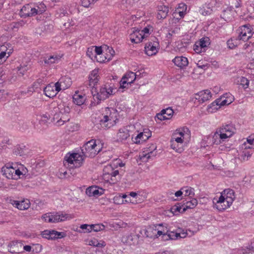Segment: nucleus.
<instances>
[{
    "label": "nucleus",
    "mask_w": 254,
    "mask_h": 254,
    "mask_svg": "<svg viewBox=\"0 0 254 254\" xmlns=\"http://www.w3.org/2000/svg\"><path fill=\"white\" fill-rule=\"evenodd\" d=\"M106 114L103 118L100 121L101 127L105 129L109 128L113 126L116 124V121L118 120V113L115 109L106 108Z\"/></svg>",
    "instance_id": "1"
},
{
    "label": "nucleus",
    "mask_w": 254,
    "mask_h": 254,
    "mask_svg": "<svg viewBox=\"0 0 254 254\" xmlns=\"http://www.w3.org/2000/svg\"><path fill=\"white\" fill-rule=\"evenodd\" d=\"M101 148L97 146L96 140L91 139L85 143L81 147V152L85 157L93 158L100 151Z\"/></svg>",
    "instance_id": "2"
},
{
    "label": "nucleus",
    "mask_w": 254,
    "mask_h": 254,
    "mask_svg": "<svg viewBox=\"0 0 254 254\" xmlns=\"http://www.w3.org/2000/svg\"><path fill=\"white\" fill-rule=\"evenodd\" d=\"M96 90V88H92L91 92L94 98H96L98 100L97 104H99L101 101L108 98L110 95L115 94L113 88L107 85L102 87L98 92H97Z\"/></svg>",
    "instance_id": "3"
},
{
    "label": "nucleus",
    "mask_w": 254,
    "mask_h": 254,
    "mask_svg": "<svg viewBox=\"0 0 254 254\" xmlns=\"http://www.w3.org/2000/svg\"><path fill=\"white\" fill-rule=\"evenodd\" d=\"M83 158L82 156L78 153L66 154L64 157V164L65 166L66 164L70 168H78L82 164Z\"/></svg>",
    "instance_id": "4"
},
{
    "label": "nucleus",
    "mask_w": 254,
    "mask_h": 254,
    "mask_svg": "<svg viewBox=\"0 0 254 254\" xmlns=\"http://www.w3.org/2000/svg\"><path fill=\"white\" fill-rule=\"evenodd\" d=\"M1 171L3 175L9 179L17 180L20 178V175L23 176L19 169L14 168L9 163L6 164L2 168Z\"/></svg>",
    "instance_id": "5"
},
{
    "label": "nucleus",
    "mask_w": 254,
    "mask_h": 254,
    "mask_svg": "<svg viewBox=\"0 0 254 254\" xmlns=\"http://www.w3.org/2000/svg\"><path fill=\"white\" fill-rule=\"evenodd\" d=\"M213 202L214 203L213 207L220 211H223L229 207L232 204L231 199H228V200H226L223 195H221L218 199L214 198Z\"/></svg>",
    "instance_id": "6"
},
{
    "label": "nucleus",
    "mask_w": 254,
    "mask_h": 254,
    "mask_svg": "<svg viewBox=\"0 0 254 254\" xmlns=\"http://www.w3.org/2000/svg\"><path fill=\"white\" fill-rule=\"evenodd\" d=\"M239 31V35L237 38L239 41H247L251 39L253 36L252 29L246 25L240 27Z\"/></svg>",
    "instance_id": "7"
},
{
    "label": "nucleus",
    "mask_w": 254,
    "mask_h": 254,
    "mask_svg": "<svg viewBox=\"0 0 254 254\" xmlns=\"http://www.w3.org/2000/svg\"><path fill=\"white\" fill-rule=\"evenodd\" d=\"M72 218L71 214H64L63 212L52 213V219H50V223H58L69 220Z\"/></svg>",
    "instance_id": "8"
},
{
    "label": "nucleus",
    "mask_w": 254,
    "mask_h": 254,
    "mask_svg": "<svg viewBox=\"0 0 254 254\" xmlns=\"http://www.w3.org/2000/svg\"><path fill=\"white\" fill-rule=\"evenodd\" d=\"M136 79V75L134 72L130 71L126 74L120 81V88H125L127 85H130Z\"/></svg>",
    "instance_id": "9"
},
{
    "label": "nucleus",
    "mask_w": 254,
    "mask_h": 254,
    "mask_svg": "<svg viewBox=\"0 0 254 254\" xmlns=\"http://www.w3.org/2000/svg\"><path fill=\"white\" fill-rule=\"evenodd\" d=\"M60 91L57 88V82L55 84L51 83L48 84L44 89L45 95L49 98L56 96Z\"/></svg>",
    "instance_id": "10"
},
{
    "label": "nucleus",
    "mask_w": 254,
    "mask_h": 254,
    "mask_svg": "<svg viewBox=\"0 0 254 254\" xmlns=\"http://www.w3.org/2000/svg\"><path fill=\"white\" fill-rule=\"evenodd\" d=\"M151 136V132L148 129H144L143 132H140L132 141L135 143H140L145 141Z\"/></svg>",
    "instance_id": "11"
},
{
    "label": "nucleus",
    "mask_w": 254,
    "mask_h": 254,
    "mask_svg": "<svg viewBox=\"0 0 254 254\" xmlns=\"http://www.w3.org/2000/svg\"><path fill=\"white\" fill-rule=\"evenodd\" d=\"M71 79L68 77H63L57 82L58 90H65L69 88L71 85Z\"/></svg>",
    "instance_id": "12"
},
{
    "label": "nucleus",
    "mask_w": 254,
    "mask_h": 254,
    "mask_svg": "<svg viewBox=\"0 0 254 254\" xmlns=\"http://www.w3.org/2000/svg\"><path fill=\"white\" fill-rule=\"evenodd\" d=\"M58 110L59 111L58 113H56L54 115V119H58L61 115L69 114L70 111L69 107L66 106L64 103L59 104L58 106Z\"/></svg>",
    "instance_id": "13"
},
{
    "label": "nucleus",
    "mask_w": 254,
    "mask_h": 254,
    "mask_svg": "<svg viewBox=\"0 0 254 254\" xmlns=\"http://www.w3.org/2000/svg\"><path fill=\"white\" fill-rule=\"evenodd\" d=\"M211 97V92L209 90H205L199 92L196 94L195 99L202 103L208 100Z\"/></svg>",
    "instance_id": "14"
},
{
    "label": "nucleus",
    "mask_w": 254,
    "mask_h": 254,
    "mask_svg": "<svg viewBox=\"0 0 254 254\" xmlns=\"http://www.w3.org/2000/svg\"><path fill=\"white\" fill-rule=\"evenodd\" d=\"M124 171L119 170H115L113 169V171L110 173L109 176L110 177L111 183L115 184L121 180V176L123 175Z\"/></svg>",
    "instance_id": "15"
},
{
    "label": "nucleus",
    "mask_w": 254,
    "mask_h": 254,
    "mask_svg": "<svg viewBox=\"0 0 254 254\" xmlns=\"http://www.w3.org/2000/svg\"><path fill=\"white\" fill-rule=\"evenodd\" d=\"M12 204L20 210H26L30 207L29 200L26 199L21 201L13 200Z\"/></svg>",
    "instance_id": "16"
},
{
    "label": "nucleus",
    "mask_w": 254,
    "mask_h": 254,
    "mask_svg": "<svg viewBox=\"0 0 254 254\" xmlns=\"http://www.w3.org/2000/svg\"><path fill=\"white\" fill-rule=\"evenodd\" d=\"M156 149V146L155 144H152L148 148V150H147V153L145 154L143 153L142 155L140 157V159L143 161H147L149 159L151 158L152 156H155L156 153L154 154L153 150Z\"/></svg>",
    "instance_id": "17"
},
{
    "label": "nucleus",
    "mask_w": 254,
    "mask_h": 254,
    "mask_svg": "<svg viewBox=\"0 0 254 254\" xmlns=\"http://www.w3.org/2000/svg\"><path fill=\"white\" fill-rule=\"evenodd\" d=\"M175 65L181 68H184L188 64V59L184 57H177L173 60Z\"/></svg>",
    "instance_id": "18"
},
{
    "label": "nucleus",
    "mask_w": 254,
    "mask_h": 254,
    "mask_svg": "<svg viewBox=\"0 0 254 254\" xmlns=\"http://www.w3.org/2000/svg\"><path fill=\"white\" fill-rule=\"evenodd\" d=\"M98 70H93L89 76V84L90 86L94 88V86L98 82L99 76L98 75Z\"/></svg>",
    "instance_id": "19"
},
{
    "label": "nucleus",
    "mask_w": 254,
    "mask_h": 254,
    "mask_svg": "<svg viewBox=\"0 0 254 254\" xmlns=\"http://www.w3.org/2000/svg\"><path fill=\"white\" fill-rule=\"evenodd\" d=\"M104 53L105 54V55H104V59H97V62L99 63H103L105 62L106 60H107V62L110 61L114 56L115 52L112 48L108 47V48Z\"/></svg>",
    "instance_id": "20"
},
{
    "label": "nucleus",
    "mask_w": 254,
    "mask_h": 254,
    "mask_svg": "<svg viewBox=\"0 0 254 254\" xmlns=\"http://www.w3.org/2000/svg\"><path fill=\"white\" fill-rule=\"evenodd\" d=\"M169 12V7L167 6L162 5L158 6L157 18L158 19H164L168 15Z\"/></svg>",
    "instance_id": "21"
},
{
    "label": "nucleus",
    "mask_w": 254,
    "mask_h": 254,
    "mask_svg": "<svg viewBox=\"0 0 254 254\" xmlns=\"http://www.w3.org/2000/svg\"><path fill=\"white\" fill-rule=\"evenodd\" d=\"M156 231V225L149 226L145 230L144 235L147 238H155L157 236Z\"/></svg>",
    "instance_id": "22"
},
{
    "label": "nucleus",
    "mask_w": 254,
    "mask_h": 254,
    "mask_svg": "<svg viewBox=\"0 0 254 254\" xmlns=\"http://www.w3.org/2000/svg\"><path fill=\"white\" fill-rule=\"evenodd\" d=\"M144 38V35L139 31H134L130 35V40L132 43H139Z\"/></svg>",
    "instance_id": "23"
},
{
    "label": "nucleus",
    "mask_w": 254,
    "mask_h": 254,
    "mask_svg": "<svg viewBox=\"0 0 254 254\" xmlns=\"http://www.w3.org/2000/svg\"><path fill=\"white\" fill-rule=\"evenodd\" d=\"M129 136V131L126 129H120L117 134V141H123Z\"/></svg>",
    "instance_id": "24"
},
{
    "label": "nucleus",
    "mask_w": 254,
    "mask_h": 254,
    "mask_svg": "<svg viewBox=\"0 0 254 254\" xmlns=\"http://www.w3.org/2000/svg\"><path fill=\"white\" fill-rule=\"evenodd\" d=\"M145 53L149 56L155 55L157 52L156 46H154L152 43L146 44L145 47Z\"/></svg>",
    "instance_id": "25"
},
{
    "label": "nucleus",
    "mask_w": 254,
    "mask_h": 254,
    "mask_svg": "<svg viewBox=\"0 0 254 254\" xmlns=\"http://www.w3.org/2000/svg\"><path fill=\"white\" fill-rule=\"evenodd\" d=\"M197 200L196 198H192L190 200L187 201L183 204L184 207L182 212H184L188 209H192L194 208L197 205Z\"/></svg>",
    "instance_id": "26"
},
{
    "label": "nucleus",
    "mask_w": 254,
    "mask_h": 254,
    "mask_svg": "<svg viewBox=\"0 0 254 254\" xmlns=\"http://www.w3.org/2000/svg\"><path fill=\"white\" fill-rule=\"evenodd\" d=\"M28 149L26 147L23 145L17 146L13 150V154L16 156H24L27 152Z\"/></svg>",
    "instance_id": "27"
},
{
    "label": "nucleus",
    "mask_w": 254,
    "mask_h": 254,
    "mask_svg": "<svg viewBox=\"0 0 254 254\" xmlns=\"http://www.w3.org/2000/svg\"><path fill=\"white\" fill-rule=\"evenodd\" d=\"M221 195H223L225 197V199L228 200V199L231 200V203L233 202L234 199L235 198V192L234 191L230 189H225L223 190Z\"/></svg>",
    "instance_id": "28"
},
{
    "label": "nucleus",
    "mask_w": 254,
    "mask_h": 254,
    "mask_svg": "<svg viewBox=\"0 0 254 254\" xmlns=\"http://www.w3.org/2000/svg\"><path fill=\"white\" fill-rule=\"evenodd\" d=\"M85 99V95H80L77 93H75L73 96V102L78 106H81L83 104Z\"/></svg>",
    "instance_id": "29"
},
{
    "label": "nucleus",
    "mask_w": 254,
    "mask_h": 254,
    "mask_svg": "<svg viewBox=\"0 0 254 254\" xmlns=\"http://www.w3.org/2000/svg\"><path fill=\"white\" fill-rule=\"evenodd\" d=\"M86 193L89 196H98L102 194L101 191H100L97 187L92 186L89 187L86 190Z\"/></svg>",
    "instance_id": "30"
},
{
    "label": "nucleus",
    "mask_w": 254,
    "mask_h": 254,
    "mask_svg": "<svg viewBox=\"0 0 254 254\" xmlns=\"http://www.w3.org/2000/svg\"><path fill=\"white\" fill-rule=\"evenodd\" d=\"M183 194L185 196H189L190 198H192L194 195V190L190 187L186 186L182 188Z\"/></svg>",
    "instance_id": "31"
},
{
    "label": "nucleus",
    "mask_w": 254,
    "mask_h": 254,
    "mask_svg": "<svg viewBox=\"0 0 254 254\" xmlns=\"http://www.w3.org/2000/svg\"><path fill=\"white\" fill-rule=\"evenodd\" d=\"M31 10V6L30 4H27L22 7L20 11L21 17H29V13Z\"/></svg>",
    "instance_id": "32"
},
{
    "label": "nucleus",
    "mask_w": 254,
    "mask_h": 254,
    "mask_svg": "<svg viewBox=\"0 0 254 254\" xmlns=\"http://www.w3.org/2000/svg\"><path fill=\"white\" fill-rule=\"evenodd\" d=\"M218 129L225 133L230 134L232 136L234 133L235 128L232 125H226L225 126H223Z\"/></svg>",
    "instance_id": "33"
},
{
    "label": "nucleus",
    "mask_w": 254,
    "mask_h": 254,
    "mask_svg": "<svg viewBox=\"0 0 254 254\" xmlns=\"http://www.w3.org/2000/svg\"><path fill=\"white\" fill-rule=\"evenodd\" d=\"M65 236L64 232H59L55 230L50 231V240L62 238Z\"/></svg>",
    "instance_id": "34"
},
{
    "label": "nucleus",
    "mask_w": 254,
    "mask_h": 254,
    "mask_svg": "<svg viewBox=\"0 0 254 254\" xmlns=\"http://www.w3.org/2000/svg\"><path fill=\"white\" fill-rule=\"evenodd\" d=\"M170 146H173L174 147L176 148L175 146L176 144L180 143L183 144V139L181 137L177 136V134H174L170 141Z\"/></svg>",
    "instance_id": "35"
},
{
    "label": "nucleus",
    "mask_w": 254,
    "mask_h": 254,
    "mask_svg": "<svg viewBox=\"0 0 254 254\" xmlns=\"http://www.w3.org/2000/svg\"><path fill=\"white\" fill-rule=\"evenodd\" d=\"M60 58L58 56H50L49 57L44 58V62L45 64L51 65L55 63Z\"/></svg>",
    "instance_id": "36"
},
{
    "label": "nucleus",
    "mask_w": 254,
    "mask_h": 254,
    "mask_svg": "<svg viewBox=\"0 0 254 254\" xmlns=\"http://www.w3.org/2000/svg\"><path fill=\"white\" fill-rule=\"evenodd\" d=\"M70 117L69 114H64L63 115H61L58 119H57L58 121L57 122V124L58 126H62L64 125V123L68 122L69 121Z\"/></svg>",
    "instance_id": "37"
},
{
    "label": "nucleus",
    "mask_w": 254,
    "mask_h": 254,
    "mask_svg": "<svg viewBox=\"0 0 254 254\" xmlns=\"http://www.w3.org/2000/svg\"><path fill=\"white\" fill-rule=\"evenodd\" d=\"M200 48H203L207 47L210 44V39L208 37H203L197 42Z\"/></svg>",
    "instance_id": "38"
},
{
    "label": "nucleus",
    "mask_w": 254,
    "mask_h": 254,
    "mask_svg": "<svg viewBox=\"0 0 254 254\" xmlns=\"http://www.w3.org/2000/svg\"><path fill=\"white\" fill-rule=\"evenodd\" d=\"M239 251L240 254H245L254 252V242L252 243L249 247L240 249Z\"/></svg>",
    "instance_id": "39"
},
{
    "label": "nucleus",
    "mask_w": 254,
    "mask_h": 254,
    "mask_svg": "<svg viewBox=\"0 0 254 254\" xmlns=\"http://www.w3.org/2000/svg\"><path fill=\"white\" fill-rule=\"evenodd\" d=\"M239 41L237 38L229 39L227 42L228 48L231 49L235 48L237 46Z\"/></svg>",
    "instance_id": "40"
},
{
    "label": "nucleus",
    "mask_w": 254,
    "mask_h": 254,
    "mask_svg": "<svg viewBox=\"0 0 254 254\" xmlns=\"http://www.w3.org/2000/svg\"><path fill=\"white\" fill-rule=\"evenodd\" d=\"M30 68V65L29 64H24L23 65H21L20 67H18V74L21 76L24 75L25 72L28 71Z\"/></svg>",
    "instance_id": "41"
},
{
    "label": "nucleus",
    "mask_w": 254,
    "mask_h": 254,
    "mask_svg": "<svg viewBox=\"0 0 254 254\" xmlns=\"http://www.w3.org/2000/svg\"><path fill=\"white\" fill-rule=\"evenodd\" d=\"M182 206H184L183 204L181 205L180 203H178L177 205H174L171 208V212L175 215L178 214V213H183L182 212L183 208Z\"/></svg>",
    "instance_id": "42"
},
{
    "label": "nucleus",
    "mask_w": 254,
    "mask_h": 254,
    "mask_svg": "<svg viewBox=\"0 0 254 254\" xmlns=\"http://www.w3.org/2000/svg\"><path fill=\"white\" fill-rule=\"evenodd\" d=\"M218 131V130L217 129L212 136V142L213 144H220L222 143L220 134Z\"/></svg>",
    "instance_id": "43"
},
{
    "label": "nucleus",
    "mask_w": 254,
    "mask_h": 254,
    "mask_svg": "<svg viewBox=\"0 0 254 254\" xmlns=\"http://www.w3.org/2000/svg\"><path fill=\"white\" fill-rule=\"evenodd\" d=\"M162 112H163L164 115L166 116V117L167 118V120L171 119L174 113L173 109L170 107H169L166 109H163L162 110Z\"/></svg>",
    "instance_id": "44"
},
{
    "label": "nucleus",
    "mask_w": 254,
    "mask_h": 254,
    "mask_svg": "<svg viewBox=\"0 0 254 254\" xmlns=\"http://www.w3.org/2000/svg\"><path fill=\"white\" fill-rule=\"evenodd\" d=\"M238 82H240V84L243 86L244 88H246L248 87L249 84V80L246 77L242 76L238 80Z\"/></svg>",
    "instance_id": "45"
},
{
    "label": "nucleus",
    "mask_w": 254,
    "mask_h": 254,
    "mask_svg": "<svg viewBox=\"0 0 254 254\" xmlns=\"http://www.w3.org/2000/svg\"><path fill=\"white\" fill-rule=\"evenodd\" d=\"M90 245L96 247L98 248V249H99L100 248L104 247L105 246V243L104 242L100 243L96 239H94L93 240H91L90 241Z\"/></svg>",
    "instance_id": "46"
},
{
    "label": "nucleus",
    "mask_w": 254,
    "mask_h": 254,
    "mask_svg": "<svg viewBox=\"0 0 254 254\" xmlns=\"http://www.w3.org/2000/svg\"><path fill=\"white\" fill-rule=\"evenodd\" d=\"M91 229L95 232H98L103 230L105 228L104 225L101 224H96L91 225Z\"/></svg>",
    "instance_id": "47"
},
{
    "label": "nucleus",
    "mask_w": 254,
    "mask_h": 254,
    "mask_svg": "<svg viewBox=\"0 0 254 254\" xmlns=\"http://www.w3.org/2000/svg\"><path fill=\"white\" fill-rule=\"evenodd\" d=\"M218 130V132L219 133L220 139L221 140L222 142L224 141L226 139L231 136L229 134H227V133H225L224 132H222V131L219 129Z\"/></svg>",
    "instance_id": "48"
},
{
    "label": "nucleus",
    "mask_w": 254,
    "mask_h": 254,
    "mask_svg": "<svg viewBox=\"0 0 254 254\" xmlns=\"http://www.w3.org/2000/svg\"><path fill=\"white\" fill-rule=\"evenodd\" d=\"M113 169L114 168L112 165H109L105 166L103 169L104 174L108 175L109 176Z\"/></svg>",
    "instance_id": "49"
},
{
    "label": "nucleus",
    "mask_w": 254,
    "mask_h": 254,
    "mask_svg": "<svg viewBox=\"0 0 254 254\" xmlns=\"http://www.w3.org/2000/svg\"><path fill=\"white\" fill-rule=\"evenodd\" d=\"M94 2H95V1L92 0H82L81 4L85 7H88L91 4Z\"/></svg>",
    "instance_id": "50"
},
{
    "label": "nucleus",
    "mask_w": 254,
    "mask_h": 254,
    "mask_svg": "<svg viewBox=\"0 0 254 254\" xmlns=\"http://www.w3.org/2000/svg\"><path fill=\"white\" fill-rule=\"evenodd\" d=\"M38 10L39 14H42L46 11V6L43 3H41L37 6L36 8Z\"/></svg>",
    "instance_id": "51"
},
{
    "label": "nucleus",
    "mask_w": 254,
    "mask_h": 254,
    "mask_svg": "<svg viewBox=\"0 0 254 254\" xmlns=\"http://www.w3.org/2000/svg\"><path fill=\"white\" fill-rule=\"evenodd\" d=\"M80 228L82 230H85V231L84 232L89 233L92 231L91 225L82 224L80 225Z\"/></svg>",
    "instance_id": "52"
},
{
    "label": "nucleus",
    "mask_w": 254,
    "mask_h": 254,
    "mask_svg": "<svg viewBox=\"0 0 254 254\" xmlns=\"http://www.w3.org/2000/svg\"><path fill=\"white\" fill-rule=\"evenodd\" d=\"M175 146L176 148L174 147L173 146H171V148L175 150L176 152L181 153L183 151V144L180 143L176 144Z\"/></svg>",
    "instance_id": "53"
},
{
    "label": "nucleus",
    "mask_w": 254,
    "mask_h": 254,
    "mask_svg": "<svg viewBox=\"0 0 254 254\" xmlns=\"http://www.w3.org/2000/svg\"><path fill=\"white\" fill-rule=\"evenodd\" d=\"M166 236L168 238H166V240H176V238L175 237V233L174 232L171 231L169 232L168 231L166 232Z\"/></svg>",
    "instance_id": "54"
},
{
    "label": "nucleus",
    "mask_w": 254,
    "mask_h": 254,
    "mask_svg": "<svg viewBox=\"0 0 254 254\" xmlns=\"http://www.w3.org/2000/svg\"><path fill=\"white\" fill-rule=\"evenodd\" d=\"M42 218L46 222L50 223V219H52V213H47L42 215Z\"/></svg>",
    "instance_id": "55"
},
{
    "label": "nucleus",
    "mask_w": 254,
    "mask_h": 254,
    "mask_svg": "<svg viewBox=\"0 0 254 254\" xmlns=\"http://www.w3.org/2000/svg\"><path fill=\"white\" fill-rule=\"evenodd\" d=\"M7 47L11 48V44L9 43H5L3 45L0 46V52H5L7 51Z\"/></svg>",
    "instance_id": "56"
},
{
    "label": "nucleus",
    "mask_w": 254,
    "mask_h": 254,
    "mask_svg": "<svg viewBox=\"0 0 254 254\" xmlns=\"http://www.w3.org/2000/svg\"><path fill=\"white\" fill-rule=\"evenodd\" d=\"M202 49L203 48H200V46H199L197 42H196L193 46V50L196 53H200L203 52L204 51L202 50Z\"/></svg>",
    "instance_id": "57"
},
{
    "label": "nucleus",
    "mask_w": 254,
    "mask_h": 254,
    "mask_svg": "<svg viewBox=\"0 0 254 254\" xmlns=\"http://www.w3.org/2000/svg\"><path fill=\"white\" fill-rule=\"evenodd\" d=\"M220 102V100L217 99L215 100L214 102L212 103L211 105L209 106V108L214 107V109L217 110L219 108V102Z\"/></svg>",
    "instance_id": "58"
},
{
    "label": "nucleus",
    "mask_w": 254,
    "mask_h": 254,
    "mask_svg": "<svg viewBox=\"0 0 254 254\" xmlns=\"http://www.w3.org/2000/svg\"><path fill=\"white\" fill-rule=\"evenodd\" d=\"M94 51L95 52L96 54L98 56L102 55L103 51L101 47H94Z\"/></svg>",
    "instance_id": "59"
},
{
    "label": "nucleus",
    "mask_w": 254,
    "mask_h": 254,
    "mask_svg": "<svg viewBox=\"0 0 254 254\" xmlns=\"http://www.w3.org/2000/svg\"><path fill=\"white\" fill-rule=\"evenodd\" d=\"M186 130H188V128L187 127H184L182 128L181 130H177L175 134H177L180 135V137H183L184 135V132H185Z\"/></svg>",
    "instance_id": "60"
},
{
    "label": "nucleus",
    "mask_w": 254,
    "mask_h": 254,
    "mask_svg": "<svg viewBox=\"0 0 254 254\" xmlns=\"http://www.w3.org/2000/svg\"><path fill=\"white\" fill-rule=\"evenodd\" d=\"M41 235L43 238L50 240V230H45L42 232Z\"/></svg>",
    "instance_id": "61"
},
{
    "label": "nucleus",
    "mask_w": 254,
    "mask_h": 254,
    "mask_svg": "<svg viewBox=\"0 0 254 254\" xmlns=\"http://www.w3.org/2000/svg\"><path fill=\"white\" fill-rule=\"evenodd\" d=\"M156 117L158 118V119L160 121L167 120V118L166 117V116L164 115L162 111L160 113L157 114Z\"/></svg>",
    "instance_id": "62"
},
{
    "label": "nucleus",
    "mask_w": 254,
    "mask_h": 254,
    "mask_svg": "<svg viewBox=\"0 0 254 254\" xmlns=\"http://www.w3.org/2000/svg\"><path fill=\"white\" fill-rule=\"evenodd\" d=\"M19 24L18 23H12L9 25L8 28L9 30H13L15 28L18 29Z\"/></svg>",
    "instance_id": "63"
},
{
    "label": "nucleus",
    "mask_w": 254,
    "mask_h": 254,
    "mask_svg": "<svg viewBox=\"0 0 254 254\" xmlns=\"http://www.w3.org/2000/svg\"><path fill=\"white\" fill-rule=\"evenodd\" d=\"M187 235V233H182L181 234L179 232L175 233V237L176 238V240L178 238H185Z\"/></svg>",
    "instance_id": "64"
}]
</instances>
